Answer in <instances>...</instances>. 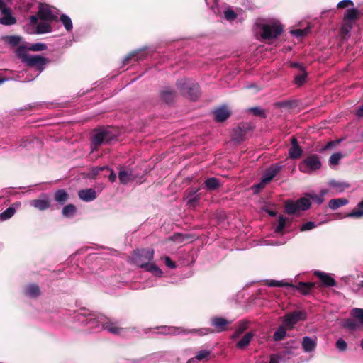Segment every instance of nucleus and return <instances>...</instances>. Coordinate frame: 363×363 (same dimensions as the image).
Returning a JSON list of instances; mask_svg holds the SVG:
<instances>
[{"instance_id":"c85d7f7f","label":"nucleus","mask_w":363,"mask_h":363,"mask_svg":"<svg viewBox=\"0 0 363 363\" xmlns=\"http://www.w3.org/2000/svg\"><path fill=\"white\" fill-rule=\"evenodd\" d=\"M313 287L314 284L312 282H299L296 286V288L303 294H308Z\"/></svg>"},{"instance_id":"0eeeda50","label":"nucleus","mask_w":363,"mask_h":363,"mask_svg":"<svg viewBox=\"0 0 363 363\" xmlns=\"http://www.w3.org/2000/svg\"><path fill=\"white\" fill-rule=\"evenodd\" d=\"M113 138L114 135H111L110 132L106 129L96 130L91 138V152L95 151L99 145L108 143Z\"/></svg>"},{"instance_id":"2f4dec72","label":"nucleus","mask_w":363,"mask_h":363,"mask_svg":"<svg viewBox=\"0 0 363 363\" xmlns=\"http://www.w3.org/2000/svg\"><path fill=\"white\" fill-rule=\"evenodd\" d=\"M211 351L208 350H203L199 351L197 354L195 356V357L191 358L189 360L188 363L193 362L194 359L197 361H201L203 359H208L210 357Z\"/></svg>"},{"instance_id":"e433bc0d","label":"nucleus","mask_w":363,"mask_h":363,"mask_svg":"<svg viewBox=\"0 0 363 363\" xmlns=\"http://www.w3.org/2000/svg\"><path fill=\"white\" fill-rule=\"evenodd\" d=\"M60 21L67 31L72 30V29L73 28L72 22L71 18L68 16H67L65 14L61 15Z\"/></svg>"},{"instance_id":"cd10ccee","label":"nucleus","mask_w":363,"mask_h":363,"mask_svg":"<svg viewBox=\"0 0 363 363\" xmlns=\"http://www.w3.org/2000/svg\"><path fill=\"white\" fill-rule=\"evenodd\" d=\"M348 203V200L344 198L333 199L328 203V206L332 210H336L340 207L345 206Z\"/></svg>"},{"instance_id":"f257e3e1","label":"nucleus","mask_w":363,"mask_h":363,"mask_svg":"<svg viewBox=\"0 0 363 363\" xmlns=\"http://www.w3.org/2000/svg\"><path fill=\"white\" fill-rule=\"evenodd\" d=\"M76 321L81 324L88 325L90 329L96 331L106 330L110 333L121 335L123 328L118 325V322L103 315L91 313L88 310L82 308L79 310L74 317Z\"/></svg>"},{"instance_id":"2eb2a0df","label":"nucleus","mask_w":363,"mask_h":363,"mask_svg":"<svg viewBox=\"0 0 363 363\" xmlns=\"http://www.w3.org/2000/svg\"><path fill=\"white\" fill-rule=\"evenodd\" d=\"M215 119L218 122L225 121L230 115V112L225 106H223L213 111Z\"/></svg>"},{"instance_id":"79ce46f5","label":"nucleus","mask_w":363,"mask_h":363,"mask_svg":"<svg viewBox=\"0 0 363 363\" xmlns=\"http://www.w3.org/2000/svg\"><path fill=\"white\" fill-rule=\"evenodd\" d=\"M352 315L357 318L359 323L363 325V309L362 308H354L351 311Z\"/></svg>"},{"instance_id":"ddd939ff","label":"nucleus","mask_w":363,"mask_h":363,"mask_svg":"<svg viewBox=\"0 0 363 363\" xmlns=\"http://www.w3.org/2000/svg\"><path fill=\"white\" fill-rule=\"evenodd\" d=\"M199 189H189L186 191V200L187 205L195 207L200 200V195L197 194Z\"/></svg>"},{"instance_id":"412c9836","label":"nucleus","mask_w":363,"mask_h":363,"mask_svg":"<svg viewBox=\"0 0 363 363\" xmlns=\"http://www.w3.org/2000/svg\"><path fill=\"white\" fill-rule=\"evenodd\" d=\"M255 334L252 332L247 333L237 343L236 347L239 349L243 350L247 347L251 340H252Z\"/></svg>"},{"instance_id":"20e7f679","label":"nucleus","mask_w":363,"mask_h":363,"mask_svg":"<svg viewBox=\"0 0 363 363\" xmlns=\"http://www.w3.org/2000/svg\"><path fill=\"white\" fill-rule=\"evenodd\" d=\"M16 55L21 59L22 62L30 67H35L37 75H38L43 69L47 62V60L40 55H30L27 53V49L23 46L17 48Z\"/></svg>"},{"instance_id":"09e8293b","label":"nucleus","mask_w":363,"mask_h":363,"mask_svg":"<svg viewBox=\"0 0 363 363\" xmlns=\"http://www.w3.org/2000/svg\"><path fill=\"white\" fill-rule=\"evenodd\" d=\"M309 33V28H305V29H296L291 31V33L297 37H303Z\"/></svg>"},{"instance_id":"6e6d98bb","label":"nucleus","mask_w":363,"mask_h":363,"mask_svg":"<svg viewBox=\"0 0 363 363\" xmlns=\"http://www.w3.org/2000/svg\"><path fill=\"white\" fill-rule=\"evenodd\" d=\"M244 136V133L242 129L238 128V129L234 130L233 140L240 142L242 140Z\"/></svg>"},{"instance_id":"4d7b16f0","label":"nucleus","mask_w":363,"mask_h":363,"mask_svg":"<svg viewBox=\"0 0 363 363\" xmlns=\"http://www.w3.org/2000/svg\"><path fill=\"white\" fill-rule=\"evenodd\" d=\"M338 9H344L346 7H353L354 3L352 0H342L337 4Z\"/></svg>"},{"instance_id":"393cba45","label":"nucleus","mask_w":363,"mask_h":363,"mask_svg":"<svg viewBox=\"0 0 363 363\" xmlns=\"http://www.w3.org/2000/svg\"><path fill=\"white\" fill-rule=\"evenodd\" d=\"M358 14L359 11L357 9L352 8L347 9L345 13L343 21L354 23L357 19Z\"/></svg>"},{"instance_id":"7ed1b4c3","label":"nucleus","mask_w":363,"mask_h":363,"mask_svg":"<svg viewBox=\"0 0 363 363\" xmlns=\"http://www.w3.org/2000/svg\"><path fill=\"white\" fill-rule=\"evenodd\" d=\"M255 26L260 32V36L263 40L277 38L283 31L282 26L279 21L275 19H258Z\"/></svg>"},{"instance_id":"6e6552de","label":"nucleus","mask_w":363,"mask_h":363,"mask_svg":"<svg viewBox=\"0 0 363 363\" xmlns=\"http://www.w3.org/2000/svg\"><path fill=\"white\" fill-rule=\"evenodd\" d=\"M311 205V203L308 199L302 197L296 201H286L285 203V210L288 214H295L299 211L308 209Z\"/></svg>"},{"instance_id":"8fccbe9b","label":"nucleus","mask_w":363,"mask_h":363,"mask_svg":"<svg viewBox=\"0 0 363 363\" xmlns=\"http://www.w3.org/2000/svg\"><path fill=\"white\" fill-rule=\"evenodd\" d=\"M335 346L337 349L340 352H344L347 348V344L342 338H339L336 341Z\"/></svg>"},{"instance_id":"c03bdc74","label":"nucleus","mask_w":363,"mask_h":363,"mask_svg":"<svg viewBox=\"0 0 363 363\" xmlns=\"http://www.w3.org/2000/svg\"><path fill=\"white\" fill-rule=\"evenodd\" d=\"M342 157V155L340 152H336V153L333 154L329 159L330 165V166L337 165L339 163V162Z\"/></svg>"},{"instance_id":"473e14b6","label":"nucleus","mask_w":363,"mask_h":363,"mask_svg":"<svg viewBox=\"0 0 363 363\" xmlns=\"http://www.w3.org/2000/svg\"><path fill=\"white\" fill-rule=\"evenodd\" d=\"M77 211V208L73 204H68L62 208V213L66 218L72 217Z\"/></svg>"},{"instance_id":"a211bd4d","label":"nucleus","mask_w":363,"mask_h":363,"mask_svg":"<svg viewBox=\"0 0 363 363\" xmlns=\"http://www.w3.org/2000/svg\"><path fill=\"white\" fill-rule=\"evenodd\" d=\"M328 186L333 188L337 194H340L350 187V184L348 183L345 182H337L334 179L329 181Z\"/></svg>"},{"instance_id":"c9c22d12","label":"nucleus","mask_w":363,"mask_h":363,"mask_svg":"<svg viewBox=\"0 0 363 363\" xmlns=\"http://www.w3.org/2000/svg\"><path fill=\"white\" fill-rule=\"evenodd\" d=\"M353 24L352 22H345L343 21L342 25L340 28L341 35L345 38L349 35L350 30L352 29Z\"/></svg>"},{"instance_id":"4c0bfd02","label":"nucleus","mask_w":363,"mask_h":363,"mask_svg":"<svg viewBox=\"0 0 363 363\" xmlns=\"http://www.w3.org/2000/svg\"><path fill=\"white\" fill-rule=\"evenodd\" d=\"M162 331L161 333L163 334H172V335H177L180 334L183 330L182 328H174V327H162L161 328Z\"/></svg>"},{"instance_id":"b1692460","label":"nucleus","mask_w":363,"mask_h":363,"mask_svg":"<svg viewBox=\"0 0 363 363\" xmlns=\"http://www.w3.org/2000/svg\"><path fill=\"white\" fill-rule=\"evenodd\" d=\"M315 274L320 278L325 285L328 286H334L336 285L335 280L328 274L319 271L315 272Z\"/></svg>"},{"instance_id":"a19ab883","label":"nucleus","mask_w":363,"mask_h":363,"mask_svg":"<svg viewBox=\"0 0 363 363\" xmlns=\"http://www.w3.org/2000/svg\"><path fill=\"white\" fill-rule=\"evenodd\" d=\"M349 217L360 218L363 216V200L358 204V209L347 215Z\"/></svg>"},{"instance_id":"a878e982","label":"nucleus","mask_w":363,"mask_h":363,"mask_svg":"<svg viewBox=\"0 0 363 363\" xmlns=\"http://www.w3.org/2000/svg\"><path fill=\"white\" fill-rule=\"evenodd\" d=\"M40 294V289L38 285L31 284L28 285L25 289V294L27 296L31 298H35L38 296Z\"/></svg>"},{"instance_id":"5701e85b","label":"nucleus","mask_w":363,"mask_h":363,"mask_svg":"<svg viewBox=\"0 0 363 363\" xmlns=\"http://www.w3.org/2000/svg\"><path fill=\"white\" fill-rule=\"evenodd\" d=\"M30 205L38 208V210L43 211L48 208L50 206L48 198L44 199H35L30 201Z\"/></svg>"},{"instance_id":"aec40b11","label":"nucleus","mask_w":363,"mask_h":363,"mask_svg":"<svg viewBox=\"0 0 363 363\" xmlns=\"http://www.w3.org/2000/svg\"><path fill=\"white\" fill-rule=\"evenodd\" d=\"M230 324L223 318L216 317L211 319V325H213L218 332L224 331L228 325Z\"/></svg>"},{"instance_id":"f3484780","label":"nucleus","mask_w":363,"mask_h":363,"mask_svg":"<svg viewBox=\"0 0 363 363\" xmlns=\"http://www.w3.org/2000/svg\"><path fill=\"white\" fill-rule=\"evenodd\" d=\"M80 199L84 201H91L96 197V191L93 189L80 190L78 193Z\"/></svg>"},{"instance_id":"a18cd8bd","label":"nucleus","mask_w":363,"mask_h":363,"mask_svg":"<svg viewBox=\"0 0 363 363\" xmlns=\"http://www.w3.org/2000/svg\"><path fill=\"white\" fill-rule=\"evenodd\" d=\"M307 73L303 70L302 72L298 74L294 79L295 84L298 86H301L306 82Z\"/></svg>"},{"instance_id":"ea45409f","label":"nucleus","mask_w":363,"mask_h":363,"mask_svg":"<svg viewBox=\"0 0 363 363\" xmlns=\"http://www.w3.org/2000/svg\"><path fill=\"white\" fill-rule=\"evenodd\" d=\"M16 212V209L13 206H10L4 212H1V220H6L11 218Z\"/></svg>"},{"instance_id":"7c9ffc66","label":"nucleus","mask_w":363,"mask_h":363,"mask_svg":"<svg viewBox=\"0 0 363 363\" xmlns=\"http://www.w3.org/2000/svg\"><path fill=\"white\" fill-rule=\"evenodd\" d=\"M286 330H288L284 325L279 326L273 335V338L275 341H280L283 340L286 335Z\"/></svg>"},{"instance_id":"dca6fc26","label":"nucleus","mask_w":363,"mask_h":363,"mask_svg":"<svg viewBox=\"0 0 363 363\" xmlns=\"http://www.w3.org/2000/svg\"><path fill=\"white\" fill-rule=\"evenodd\" d=\"M317 341L316 337H310L305 336L302 340V347L306 352H311L313 351L316 347Z\"/></svg>"},{"instance_id":"4468645a","label":"nucleus","mask_w":363,"mask_h":363,"mask_svg":"<svg viewBox=\"0 0 363 363\" xmlns=\"http://www.w3.org/2000/svg\"><path fill=\"white\" fill-rule=\"evenodd\" d=\"M291 147L289 150V157L291 159H298L301 157L303 154V150L301 147L298 144V141L296 138L292 137L291 140Z\"/></svg>"},{"instance_id":"9d476101","label":"nucleus","mask_w":363,"mask_h":363,"mask_svg":"<svg viewBox=\"0 0 363 363\" xmlns=\"http://www.w3.org/2000/svg\"><path fill=\"white\" fill-rule=\"evenodd\" d=\"M305 313L302 311H294L286 314L283 318V325L288 329H292L295 324L299 320L305 319Z\"/></svg>"},{"instance_id":"052dcab7","label":"nucleus","mask_w":363,"mask_h":363,"mask_svg":"<svg viewBox=\"0 0 363 363\" xmlns=\"http://www.w3.org/2000/svg\"><path fill=\"white\" fill-rule=\"evenodd\" d=\"M138 52H133V53H130V55H128V56L125 57V58L123 60V63L125 65L127 63H128L129 60L132 58H135L136 60H139L140 57L138 56Z\"/></svg>"},{"instance_id":"1a4fd4ad","label":"nucleus","mask_w":363,"mask_h":363,"mask_svg":"<svg viewBox=\"0 0 363 363\" xmlns=\"http://www.w3.org/2000/svg\"><path fill=\"white\" fill-rule=\"evenodd\" d=\"M321 162L317 155H311L306 157L299 164V170L303 173L311 174L312 172L320 169Z\"/></svg>"},{"instance_id":"864d4df0","label":"nucleus","mask_w":363,"mask_h":363,"mask_svg":"<svg viewBox=\"0 0 363 363\" xmlns=\"http://www.w3.org/2000/svg\"><path fill=\"white\" fill-rule=\"evenodd\" d=\"M206 4L214 13L217 14L218 13L217 0H206Z\"/></svg>"},{"instance_id":"69168bd1","label":"nucleus","mask_w":363,"mask_h":363,"mask_svg":"<svg viewBox=\"0 0 363 363\" xmlns=\"http://www.w3.org/2000/svg\"><path fill=\"white\" fill-rule=\"evenodd\" d=\"M104 169H109L107 167H99V168H94L92 169V174L96 175L99 174V172L100 171H102Z\"/></svg>"},{"instance_id":"f8f14e48","label":"nucleus","mask_w":363,"mask_h":363,"mask_svg":"<svg viewBox=\"0 0 363 363\" xmlns=\"http://www.w3.org/2000/svg\"><path fill=\"white\" fill-rule=\"evenodd\" d=\"M6 2L1 0V25L11 26L16 23L10 9L6 7Z\"/></svg>"},{"instance_id":"603ef678","label":"nucleus","mask_w":363,"mask_h":363,"mask_svg":"<svg viewBox=\"0 0 363 363\" xmlns=\"http://www.w3.org/2000/svg\"><path fill=\"white\" fill-rule=\"evenodd\" d=\"M286 219L283 216H279L278 223L275 228V232L281 233L285 227Z\"/></svg>"},{"instance_id":"4be33fe9","label":"nucleus","mask_w":363,"mask_h":363,"mask_svg":"<svg viewBox=\"0 0 363 363\" xmlns=\"http://www.w3.org/2000/svg\"><path fill=\"white\" fill-rule=\"evenodd\" d=\"M50 21L43 20L39 22L36 26L35 33L38 34L48 33L52 31V27L49 22Z\"/></svg>"},{"instance_id":"13d9d810","label":"nucleus","mask_w":363,"mask_h":363,"mask_svg":"<svg viewBox=\"0 0 363 363\" xmlns=\"http://www.w3.org/2000/svg\"><path fill=\"white\" fill-rule=\"evenodd\" d=\"M315 227H316V225L314 222L308 221L305 223H303L301 228V231H306L313 229Z\"/></svg>"},{"instance_id":"338daca9","label":"nucleus","mask_w":363,"mask_h":363,"mask_svg":"<svg viewBox=\"0 0 363 363\" xmlns=\"http://www.w3.org/2000/svg\"><path fill=\"white\" fill-rule=\"evenodd\" d=\"M108 179L111 182H114L116 179V174L113 170H111V174L108 177Z\"/></svg>"},{"instance_id":"39448f33","label":"nucleus","mask_w":363,"mask_h":363,"mask_svg":"<svg viewBox=\"0 0 363 363\" xmlns=\"http://www.w3.org/2000/svg\"><path fill=\"white\" fill-rule=\"evenodd\" d=\"M177 87L183 95L191 100H196L199 95V85L192 79L184 78L178 80Z\"/></svg>"},{"instance_id":"72a5a7b5","label":"nucleus","mask_w":363,"mask_h":363,"mask_svg":"<svg viewBox=\"0 0 363 363\" xmlns=\"http://www.w3.org/2000/svg\"><path fill=\"white\" fill-rule=\"evenodd\" d=\"M248 328V323L246 321H241L239 323L234 335H233V339L238 338L242 333H244Z\"/></svg>"},{"instance_id":"f704fd0d","label":"nucleus","mask_w":363,"mask_h":363,"mask_svg":"<svg viewBox=\"0 0 363 363\" xmlns=\"http://www.w3.org/2000/svg\"><path fill=\"white\" fill-rule=\"evenodd\" d=\"M204 184L208 190H215L219 187L220 183L217 179L212 177L206 179Z\"/></svg>"},{"instance_id":"bf43d9fd","label":"nucleus","mask_w":363,"mask_h":363,"mask_svg":"<svg viewBox=\"0 0 363 363\" xmlns=\"http://www.w3.org/2000/svg\"><path fill=\"white\" fill-rule=\"evenodd\" d=\"M224 17L226 20L231 21L236 18V13L231 9H227L224 11Z\"/></svg>"},{"instance_id":"5fc2aeb1","label":"nucleus","mask_w":363,"mask_h":363,"mask_svg":"<svg viewBox=\"0 0 363 363\" xmlns=\"http://www.w3.org/2000/svg\"><path fill=\"white\" fill-rule=\"evenodd\" d=\"M344 327L352 330H357L358 325L357 323L351 319L346 320L344 323Z\"/></svg>"},{"instance_id":"0e129e2a","label":"nucleus","mask_w":363,"mask_h":363,"mask_svg":"<svg viewBox=\"0 0 363 363\" xmlns=\"http://www.w3.org/2000/svg\"><path fill=\"white\" fill-rule=\"evenodd\" d=\"M269 363H279V356L277 354L272 355Z\"/></svg>"},{"instance_id":"e2e57ef3","label":"nucleus","mask_w":363,"mask_h":363,"mask_svg":"<svg viewBox=\"0 0 363 363\" xmlns=\"http://www.w3.org/2000/svg\"><path fill=\"white\" fill-rule=\"evenodd\" d=\"M251 111L252 112L256 115V116H264V112L262 109L261 108H251Z\"/></svg>"},{"instance_id":"f03ea898","label":"nucleus","mask_w":363,"mask_h":363,"mask_svg":"<svg viewBox=\"0 0 363 363\" xmlns=\"http://www.w3.org/2000/svg\"><path fill=\"white\" fill-rule=\"evenodd\" d=\"M154 250L152 249H141L134 252L131 257L133 263L140 267H144L147 272H152L157 277H161L162 270L153 263L150 262L153 259Z\"/></svg>"},{"instance_id":"9b49d317","label":"nucleus","mask_w":363,"mask_h":363,"mask_svg":"<svg viewBox=\"0 0 363 363\" xmlns=\"http://www.w3.org/2000/svg\"><path fill=\"white\" fill-rule=\"evenodd\" d=\"M281 166L279 164L271 165L264 173L262 181L256 186L257 188H263L266 184L269 182L281 170Z\"/></svg>"},{"instance_id":"c756f323","label":"nucleus","mask_w":363,"mask_h":363,"mask_svg":"<svg viewBox=\"0 0 363 363\" xmlns=\"http://www.w3.org/2000/svg\"><path fill=\"white\" fill-rule=\"evenodd\" d=\"M175 96V92L169 88L164 89L161 93V97L163 101L167 103H170L173 101Z\"/></svg>"},{"instance_id":"423d86ee","label":"nucleus","mask_w":363,"mask_h":363,"mask_svg":"<svg viewBox=\"0 0 363 363\" xmlns=\"http://www.w3.org/2000/svg\"><path fill=\"white\" fill-rule=\"evenodd\" d=\"M45 21L56 20L57 18V11L55 8H51L46 4H40L38 12V16H31L30 17V22L33 25H35L38 22V18Z\"/></svg>"},{"instance_id":"6ab92c4d","label":"nucleus","mask_w":363,"mask_h":363,"mask_svg":"<svg viewBox=\"0 0 363 363\" xmlns=\"http://www.w3.org/2000/svg\"><path fill=\"white\" fill-rule=\"evenodd\" d=\"M118 179L121 184H126L128 182L135 180V177L133 174L132 171L121 169L118 172Z\"/></svg>"},{"instance_id":"774afa93","label":"nucleus","mask_w":363,"mask_h":363,"mask_svg":"<svg viewBox=\"0 0 363 363\" xmlns=\"http://www.w3.org/2000/svg\"><path fill=\"white\" fill-rule=\"evenodd\" d=\"M356 114L359 117H363V104L359 107V108L356 111Z\"/></svg>"},{"instance_id":"680f3d73","label":"nucleus","mask_w":363,"mask_h":363,"mask_svg":"<svg viewBox=\"0 0 363 363\" xmlns=\"http://www.w3.org/2000/svg\"><path fill=\"white\" fill-rule=\"evenodd\" d=\"M165 264L170 269H174L176 267V264L169 257H164Z\"/></svg>"},{"instance_id":"37998d69","label":"nucleus","mask_w":363,"mask_h":363,"mask_svg":"<svg viewBox=\"0 0 363 363\" xmlns=\"http://www.w3.org/2000/svg\"><path fill=\"white\" fill-rule=\"evenodd\" d=\"M267 284L271 287L291 286V285L287 282H284L283 281H276V280L267 281Z\"/></svg>"},{"instance_id":"de8ad7c7","label":"nucleus","mask_w":363,"mask_h":363,"mask_svg":"<svg viewBox=\"0 0 363 363\" xmlns=\"http://www.w3.org/2000/svg\"><path fill=\"white\" fill-rule=\"evenodd\" d=\"M306 196L312 199L314 202L317 203L318 204H321L324 201V198L322 197V196L317 195L314 193H308L306 194Z\"/></svg>"},{"instance_id":"bb28decb","label":"nucleus","mask_w":363,"mask_h":363,"mask_svg":"<svg viewBox=\"0 0 363 363\" xmlns=\"http://www.w3.org/2000/svg\"><path fill=\"white\" fill-rule=\"evenodd\" d=\"M69 198V195L65 189H58L55 192V201L60 204H64Z\"/></svg>"},{"instance_id":"58836bf2","label":"nucleus","mask_w":363,"mask_h":363,"mask_svg":"<svg viewBox=\"0 0 363 363\" xmlns=\"http://www.w3.org/2000/svg\"><path fill=\"white\" fill-rule=\"evenodd\" d=\"M2 39L12 46L18 45L21 41V38L18 36H4Z\"/></svg>"},{"instance_id":"49530a36","label":"nucleus","mask_w":363,"mask_h":363,"mask_svg":"<svg viewBox=\"0 0 363 363\" xmlns=\"http://www.w3.org/2000/svg\"><path fill=\"white\" fill-rule=\"evenodd\" d=\"M47 48V45L45 43H36L34 44H32L28 48V50H33V51H43L45 50Z\"/></svg>"},{"instance_id":"3c124183","label":"nucleus","mask_w":363,"mask_h":363,"mask_svg":"<svg viewBox=\"0 0 363 363\" xmlns=\"http://www.w3.org/2000/svg\"><path fill=\"white\" fill-rule=\"evenodd\" d=\"M33 4V0H22L21 8L25 11H28L32 8Z\"/></svg>"}]
</instances>
